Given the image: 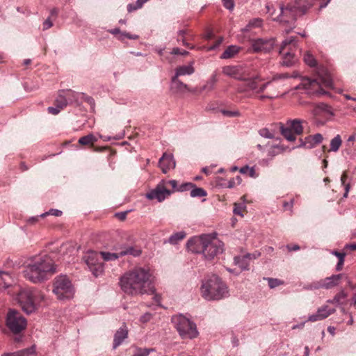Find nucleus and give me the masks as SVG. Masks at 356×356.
Returning <instances> with one entry per match:
<instances>
[{
  "instance_id": "1",
  "label": "nucleus",
  "mask_w": 356,
  "mask_h": 356,
  "mask_svg": "<svg viewBox=\"0 0 356 356\" xmlns=\"http://www.w3.org/2000/svg\"><path fill=\"white\" fill-rule=\"evenodd\" d=\"M153 278L149 269L137 267L120 277V285L121 289L128 295L151 294L155 291Z\"/></svg>"
},
{
  "instance_id": "2",
  "label": "nucleus",
  "mask_w": 356,
  "mask_h": 356,
  "mask_svg": "<svg viewBox=\"0 0 356 356\" xmlns=\"http://www.w3.org/2000/svg\"><path fill=\"white\" fill-rule=\"evenodd\" d=\"M56 272L51 259L44 255L33 260L23 270L24 277L33 283H40Z\"/></svg>"
},
{
  "instance_id": "3",
  "label": "nucleus",
  "mask_w": 356,
  "mask_h": 356,
  "mask_svg": "<svg viewBox=\"0 0 356 356\" xmlns=\"http://www.w3.org/2000/svg\"><path fill=\"white\" fill-rule=\"evenodd\" d=\"M266 8L267 13L271 15L273 20H277L283 24H289L290 29L294 28V22L297 16L303 15L307 10L305 0H292L286 8L279 6V13L276 16H274L275 9L273 4L268 3Z\"/></svg>"
},
{
  "instance_id": "4",
  "label": "nucleus",
  "mask_w": 356,
  "mask_h": 356,
  "mask_svg": "<svg viewBox=\"0 0 356 356\" xmlns=\"http://www.w3.org/2000/svg\"><path fill=\"white\" fill-rule=\"evenodd\" d=\"M202 296L207 300H220L228 296L229 291L221 279L213 275L202 282L200 288Z\"/></svg>"
},
{
  "instance_id": "5",
  "label": "nucleus",
  "mask_w": 356,
  "mask_h": 356,
  "mask_svg": "<svg viewBox=\"0 0 356 356\" xmlns=\"http://www.w3.org/2000/svg\"><path fill=\"white\" fill-rule=\"evenodd\" d=\"M171 321L182 339H194L198 336L197 326L189 318L183 314L172 317Z\"/></svg>"
},
{
  "instance_id": "6",
  "label": "nucleus",
  "mask_w": 356,
  "mask_h": 356,
  "mask_svg": "<svg viewBox=\"0 0 356 356\" xmlns=\"http://www.w3.org/2000/svg\"><path fill=\"white\" fill-rule=\"evenodd\" d=\"M52 292L58 300H65L74 297V289L67 276L60 275L53 281Z\"/></svg>"
},
{
  "instance_id": "7",
  "label": "nucleus",
  "mask_w": 356,
  "mask_h": 356,
  "mask_svg": "<svg viewBox=\"0 0 356 356\" xmlns=\"http://www.w3.org/2000/svg\"><path fill=\"white\" fill-rule=\"evenodd\" d=\"M242 81L243 82L238 86L237 91L240 93H246L248 97H251L250 93L251 92L254 94H259L264 92L267 87L273 86L271 82L260 84L261 79L258 76L249 77L246 74V79Z\"/></svg>"
},
{
  "instance_id": "8",
  "label": "nucleus",
  "mask_w": 356,
  "mask_h": 356,
  "mask_svg": "<svg viewBox=\"0 0 356 356\" xmlns=\"http://www.w3.org/2000/svg\"><path fill=\"white\" fill-rule=\"evenodd\" d=\"M298 50L296 37L291 36L284 40L280 49V54L282 56V65L289 67L297 60L296 53Z\"/></svg>"
},
{
  "instance_id": "9",
  "label": "nucleus",
  "mask_w": 356,
  "mask_h": 356,
  "mask_svg": "<svg viewBox=\"0 0 356 356\" xmlns=\"http://www.w3.org/2000/svg\"><path fill=\"white\" fill-rule=\"evenodd\" d=\"M169 186H170L172 188H175L177 186V181L162 179L156 185L155 188L151 190L145 195V197L148 200H156L159 202H161L173 193V191L168 188Z\"/></svg>"
},
{
  "instance_id": "10",
  "label": "nucleus",
  "mask_w": 356,
  "mask_h": 356,
  "mask_svg": "<svg viewBox=\"0 0 356 356\" xmlns=\"http://www.w3.org/2000/svg\"><path fill=\"white\" fill-rule=\"evenodd\" d=\"M203 255L205 259H213L223 250V243L216 237V234H207L204 236Z\"/></svg>"
},
{
  "instance_id": "11",
  "label": "nucleus",
  "mask_w": 356,
  "mask_h": 356,
  "mask_svg": "<svg viewBox=\"0 0 356 356\" xmlns=\"http://www.w3.org/2000/svg\"><path fill=\"white\" fill-rule=\"evenodd\" d=\"M101 259L99 252L92 250L88 251L83 257L89 270L96 277L104 273V264Z\"/></svg>"
},
{
  "instance_id": "12",
  "label": "nucleus",
  "mask_w": 356,
  "mask_h": 356,
  "mask_svg": "<svg viewBox=\"0 0 356 356\" xmlns=\"http://www.w3.org/2000/svg\"><path fill=\"white\" fill-rule=\"evenodd\" d=\"M26 320L16 310L10 309L6 317V325L15 334L19 333L26 327Z\"/></svg>"
},
{
  "instance_id": "13",
  "label": "nucleus",
  "mask_w": 356,
  "mask_h": 356,
  "mask_svg": "<svg viewBox=\"0 0 356 356\" xmlns=\"http://www.w3.org/2000/svg\"><path fill=\"white\" fill-rule=\"evenodd\" d=\"M250 47L249 51L252 53H268L275 45L274 38H259L250 40Z\"/></svg>"
},
{
  "instance_id": "14",
  "label": "nucleus",
  "mask_w": 356,
  "mask_h": 356,
  "mask_svg": "<svg viewBox=\"0 0 356 356\" xmlns=\"http://www.w3.org/2000/svg\"><path fill=\"white\" fill-rule=\"evenodd\" d=\"M17 300L23 311L31 314L35 311L33 289H23L17 296Z\"/></svg>"
},
{
  "instance_id": "15",
  "label": "nucleus",
  "mask_w": 356,
  "mask_h": 356,
  "mask_svg": "<svg viewBox=\"0 0 356 356\" xmlns=\"http://www.w3.org/2000/svg\"><path fill=\"white\" fill-rule=\"evenodd\" d=\"M100 255L104 261H113L118 259L124 255L131 254L134 256H138L140 254V250H135L133 247L123 248L120 252L111 253L108 252H100Z\"/></svg>"
},
{
  "instance_id": "16",
  "label": "nucleus",
  "mask_w": 356,
  "mask_h": 356,
  "mask_svg": "<svg viewBox=\"0 0 356 356\" xmlns=\"http://www.w3.org/2000/svg\"><path fill=\"white\" fill-rule=\"evenodd\" d=\"M302 85L310 95L320 96L325 94V91L316 79H305Z\"/></svg>"
},
{
  "instance_id": "17",
  "label": "nucleus",
  "mask_w": 356,
  "mask_h": 356,
  "mask_svg": "<svg viewBox=\"0 0 356 356\" xmlns=\"http://www.w3.org/2000/svg\"><path fill=\"white\" fill-rule=\"evenodd\" d=\"M205 235L206 234H202L190 238L186 244L188 250L194 253L203 254Z\"/></svg>"
},
{
  "instance_id": "18",
  "label": "nucleus",
  "mask_w": 356,
  "mask_h": 356,
  "mask_svg": "<svg viewBox=\"0 0 356 356\" xmlns=\"http://www.w3.org/2000/svg\"><path fill=\"white\" fill-rule=\"evenodd\" d=\"M222 72L225 75L235 79L242 80L246 79L245 70L240 66H225L222 67Z\"/></svg>"
},
{
  "instance_id": "19",
  "label": "nucleus",
  "mask_w": 356,
  "mask_h": 356,
  "mask_svg": "<svg viewBox=\"0 0 356 356\" xmlns=\"http://www.w3.org/2000/svg\"><path fill=\"white\" fill-rule=\"evenodd\" d=\"M334 312V309H330L327 305H323L318 308L315 314L309 316L308 321L311 322L322 321Z\"/></svg>"
},
{
  "instance_id": "20",
  "label": "nucleus",
  "mask_w": 356,
  "mask_h": 356,
  "mask_svg": "<svg viewBox=\"0 0 356 356\" xmlns=\"http://www.w3.org/2000/svg\"><path fill=\"white\" fill-rule=\"evenodd\" d=\"M159 165L163 173H167L170 169L175 168V161L170 154L163 153L159 161Z\"/></svg>"
},
{
  "instance_id": "21",
  "label": "nucleus",
  "mask_w": 356,
  "mask_h": 356,
  "mask_svg": "<svg viewBox=\"0 0 356 356\" xmlns=\"http://www.w3.org/2000/svg\"><path fill=\"white\" fill-rule=\"evenodd\" d=\"M65 91L70 104L78 103L80 99H83L91 106L95 105V101L91 97L86 96L83 93L76 92L72 90H65Z\"/></svg>"
},
{
  "instance_id": "22",
  "label": "nucleus",
  "mask_w": 356,
  "mask_h": 356,
  "mask_svg": "<svg viewBox=\"0 0 356 356\" xmlns=\"http://www.w3.org/2000/svg\"><path fill=\"white\" fill-rule=\"evenodd\" d=\"M323 140V137L321 134L318 133L314 135H309L305 137L304 140H300L301 144L300 146L307 149H312L321 143Z\"/></svg>"
},
{
  "instance_id": "23",
  "label": "nucleus",
  "mask_w": 356,
  "mask_h": 356,
  "mask_svg": "<svg viewBox=\"0 0 356 356\" xmlns=\"http://www.w3.org/2000/svg\"><path fill=\"white\" fill-rule=\"evenodd\" d=\"M128 337V329L124 324L119 330H118L114 335L113 349L120 346L124 339Z\"/></svg>"
},
{
  "instance_id": "24",
  "label": "nucleus",
  "mask_w": 356,
  "mask_h": 356,
  "mask_svg": "<svg viewBox=\"0 0 356 356\" xmlns=\"http://www.w3.org/2000/svg\"><path fill=\"white\" fill-rule=\"evenodd\" d=\"M170 89L175 93H184L186 91H191L187 85L180 81L176 76L172 78Z\"/></svg>"
},
{
  "instance_id": "25",
  "label": "nucleus",
  "mask_w": 356,
  "mask_h": 356,
  "mask_svg": "<svg viewBox=\"0 0 356 356\" xmlns=\"http://www.w3.org/2000/svg\"><path fill=\"white\" fill-rule=\"evenodd\" d=\"M341 277L342 275L338 274L321 280L323 289H329L339 285Z\"/></svg>"
},
{
  "instance_id": "26",
  "label": "nucleus",
  "mask_w": 356,
  "mask_h": 356,
  "mask_svg": "<svg viewBox=\"0 0 356 356\" xmlns=\"http://www.w3.org/2000/svg\"><path fill=\"white\" fill-rule=\"evenodd\" d=\"M302 122L303 121L300 119L289 120L286 121V125H289L296 136L303 132Z\"/></svg>"
},
{
  "instance_id": "27",
  "label": "nucleus",
  "mask_w": 356,
  "mask_h": 356,
  "mask_svg": "<svg viewBox=\"0 0 356 356\" xmlns=\"http://www.w3.org/2000/svg\"><path fill=\"white\" fill-rule=\"evenodd\" d=\"M280 129L282 135L288 140V141H295L296 139V136L295 134L293 132L291 129L289 127V125L280 123Z\"/></svg>"
},
{
  "instance_id": "28",
  "label": "nucleus",
  "mask_w": 356,
  "mask_h": 356,
  "mask_svg": "<svg viewBox=\"0 0 356 356\" xmlns=\"http://www.w3.org/2000/svg\"><path fill=\"white\" fill-rule=\"evenodd\" d=\"M273 84V86H269L266 88L268 89L266 95H261L259 96V99L264 100L265 99H272L277 97L279 95V92L277 91V87L275 86V81H270Z\"/></svg>"
},
{
  "instance_id": "29",
  "label": "nucleus",
  "mask_w": 356,
  "mask_h": 356,
  "mask_svg": "<svg viewBox=\"0 0 356 356\" xmlns=\"http://www.w3.org/2000/svg\"><path fill=\"white\" fill-rule=\"evenodd\" d=\"M241 50V47L236 45L229 46L222 54L220 58L222 59H228L235 56Z\"/></svg>"
},
{
  "instance_id": "30",
  "label": "nucleus",
  "mask_w": 356,
  "mask_h": 356,
  "mask_svg": "<svg viewBox=\"0 0 356 356\" xmlns=\"http://www.w3.org/2000/svg\"><path fill=\"white\" fill-rule=\"evenodd\" d=\"M194 67L192 64L181 65L176 68L175 76L179 77L180 76L191 75L194 72Z\"/></svg>"
},
{
  "instance_id": "31",
  "label": "nucleus",
  "mask_w": 356,
  "mask_h": 356,
  "mask_svg": "<svg viewBox=\"0 0 356 356\" xmlns=\"http://www.w3.org/2000/svg\"><path fill=\"white\" fill-rule=\"evenodd\" d=\"M65 92L66 91L65 90H60L58 97L55 100L56 105L59 106L60 108H64L67 104H70Z\"/></svg>"
},
{
  "instance_id": "32",
  "label": "nucleus",
  "mask_w": 356,
  "mask_h": 356,
  "mask_svg": "<svg viewBox=\"0 0 356 356\" xmlns=\"http://www.w3.org/2000/svg\"><path fill=\"white\" fill-rule=\"evenodd\" d=\"M97 141V138L92 134H88L79 139V143L82 145L93 146Z\"/></svg>"
},
{
  "instance_id": "33",
  "label": "nucleus",
  "mask_w": 356,
  "mask_h": 356,
  "mask_svg": "<svg viewBox=\"0 0 356 356\" xmlns=\"http://www.w3.org/2000/svg\"><path fill=\"white\" fill-rule=\"evenodd\" d=\"M234 264L238 265L242 270H248L249 266V262L245 255L235 257Z\"/></svg>"
},
{
  "instance_id": "34",
  "label": "nucleus",
  "mask_w": 356,
  "mask_h": 356,
  "mask_svg": "<svg viewBox=\"0 0 356 356\" xmlns=\"http://www.w3.org/2000/svg\"><path fill=\"white\" fill-rule=\"evenodd\" d=\"M341 144H342L341 138L340 135L337 134L335 137H334L331 140L329 151L334 152H337L339 149Z\"/></svg>"
},
{
  "instance_id": "35",
  "label": "nucleus",
  "mask_w": 356,
  "mask_h": 356,
  "mask_svg": "<svg viewBox=\"0 0 356 356\" xmlns=\"http://www.w3.org/2000/svg\"><path fill=\"white\" fill-rule=\"evenodd\" d=\"M11 276L6 272H0V286L8 288L11 285Z\"/></svg>"
},
{
  "instance_id": "36",
  "label": "nucleus",
  "mask_w": 356,
  "mask_h": 356,
  "mask_svg": "<svg viewBox=\"0 0 356 356\" xmlns=\"http://www.w3.org/2000/svg\"><path fill=\"white\" fill-rule=\"evenodd\" d=\"M262 25V20L259 18H254L250 20L248 24L244 27L242 31L243 32L250 31L252 28L261 27Z\"/></svg>"
},
{
  "instance_id": "37",
  "label": "nucleus",
  "mask_w": 356,
  "mask_h": 356,
  "mask_svg": "<svg viewBox=\"0 0 356 356\" xmlns=\"http://www.w3.org/2000/svg\"><path fill=\"white\" fill-rule=\"evenodd\" d=\"M186 237V233L184 231H181L174 234L171 235L168 238V242L170 244L175 245L177 244L179 241L183 240Z\"/></svg>"
},
{
  "instance_id": "38",
  "label": "nucleus",
  "mask_w": 356,
  "mask_h": 356,
  "mask_svg": "<svg viewBox=\"0 0 356 356\" xmlns=\"http://www.w3.org/2000/svg\"><path fill=\"white\" fill-rule=\"evenodd\" d=\"M347 296V293L343 290H341L332 300H328L327 302L332 304H341L342 301L346 298Z\"/></svg>"
},
{
  "instance_id": "39",
  "label": "nucleus",
  "mask_w": 356,
  "mask_h": 356,
  "mask_svg": "<svg viewBox=\"0 0 356 356\" xmlns=\"http://www.w3.org/2000/svg\"><path fill=\"white\" fill-rule=\"evenodd\" d=\"M190 195L191 197H205L207 196V191L203 189L202 188H197L196 187V186L195 185L194 187H193L191 189V193H190Z\"/></svg>"
},
{
  "instance_id": "40",
  "label": "nucleus",
  "mask_w": 356,
  "mask_h": 356,
  "mask_svg": "<svg viewBox=\"0 0 356 356\" xmlns=\"http://www.w3.org/2000/svg\"><path fill=\"white\" fill-rule=\"evenodd\" d=\"M154 348H142L136 347L132 356H148L151 353L154 352Z\"/></svg>"
},
{
  "instance_id": "41",
  "label": "nucleus",
  "mask_w": 356,
  "mask_h": 356,
  "mask_svg": "<svg viewBox=\"0 0 356 356\" xmlns=\"http://www.w3.org/2000/svg\"><path fill=\"white\" fill-rule=\"evenodd\" d=\"M241 174L248 175L250 177L255 178L257 177L255 169L254 167H249L248 165L243 166L239 169Z\"/></svg>"
},
{
  "instance_id": "42",
  "label": "nucleus",
  "mask_w": 356,
  "mask_h": 356,
  "mask_svg": "<svg viewBox=\"0 0 356 356\" xmlns=\"http://www.w3.org/2000/svg\"><path fill=\"white\" fill-rule=\"evenodd\" d=\"M194 186H195L194 184H193L191 182H186V183L181 184L179 186H178L177 184L176 188H172V191H173V193L175 191L184 192V191L191 190Z\"/></svg>"
},
{
  "instance_id": "43",
  "label": "nucleus",
  "mask_w": 356,
  "mask_h": 356,
  "mask_svg": "<svg viewBox=\"0 0 356 356\" xmlns=\"http://www.w3.org/2000/svg\"><path fill=\"white\" fill-rule=\"evenodd\" d=\"M34 291V302L35 305V309H37V306L41 304L45 300L44 294L38 290L33 289Z\"/></svg>"
},
{
  "instance_id": "44",
  "label": "nucleus",
  "mask_w": 356,
  "mask_h": 356,
  "mask_svg": "<svg viewBox=\"0 0 356 356\" xmlns=\"http://www.w3.org/2000/svg\"><path fill=\"white\" fill-rule=\"evenodd\" d=\"M35 346H32L29 348L24 349L22 350L16 352L18 356H33L35 355Z\"/></svg>"
},
{
  "instance_id": "45",
  "label": "nucleus",
  "mask_w": 356,
  "mask_h": 356,
  "mask_svg": "<svg viewBox=\"0 0 356 356\" xmlns=\"http://www.w3.org/2000/svg\"><path fill=\"white\" fill-rule=\"evenodd\" d=\"M304 61L307 65H308L310 67H315L317 63L314 56L309 52H307L305 54Z\"/></svg>"
},
{
  "instance_id": "46",
  "label": "nucleus",
  "mask_w": 356,
  "mask_h": 356,
  "mask_svg": "<svg viewBox=\"0 0 356 356\" xmlns=\"http://www.w3.org/2000/svg\"><path fill=\"white\" fill-rule=\"evenodd\" d=\"M259 135L265 138H275V133L268 128H262L259 131Z\"/></svg>"
},
{
  "instance_id": "47",
  "label": "nucleus",
  "mask_w": 356,
  "mask_h": 356,
  "mask_svg": "<svg viewBox=\"0 0 356 356\" xmlns=\"http://www.w3.org/2000/svg\"><path fill=\"white\" fill-rule=\"evenodd\" d=\"M348 178V175L346 173V172H343L341 177V184L342 185L344 186V188H345V193L343 194V197H348V192H349V190H350V184H346V181Z\"/></svg>"
},
{
  "instance_id": "48",
  "label": "nucleus",
  "mask_w": 356,
  "mask_h": 356,
  "mask_svg": "<svg viewBox=\"0 0 356 356\" xmlns=\"http://www.w3.org/2000/svg\"><path fill=\"white\" fill-rule=\"evenodd\" d=\"M280 152V149L277 145H272L267 149V156L270 159H273L274 156L277 155Z\"/></svg>"
},
{
  "instance_id": "49",
  "label": "nucleus",
  "mask_w": 356,
  "mask_h": 356,
  "mask_svg": "<svg viewBox=\"0 0 356 356\" xmlns=\"http://www.w3.org/2000/svg\"><path fill=\"white\" fill-rule=\"evenodd\" d=\"M244 208H245L244 206H243L240 204L235 203L234 209H233V212L234 214L238 215V216L243 217V210Z\"/></svg>"
},
{
  "instance_id": "50",
  "label": "nucleus",
  "mask_w": 356,
  "mask_h": 356,
  "mask_svg": "<svg viewBox=\"0 0 356 356\" xmlns=\"http://www.w3.org/2000/svg\"><path fill=\"white\" fill-rule=\"evenodd\" d=\"M49 215L55 216H60L62 215V211L58 209H51L49 211L45 212L40 215L41 217H44Z\"/></svg>"
},
{
  "instance_id": "51",
  "label": "nucleus",
  "mask_w": 356,
  "mask_h": 356,
  "mask_svg": "<svg viewBox=\"0 0 356 356\" xmlns=\"http://www.w3.org/2000/svg\"><path fill=\"white\" fill-rule=\"evenodd\" d=\"M124 38L131 39V40H136L138 38V35H135V34H131V33H127V32H123L121 33V35H119V37H118V38L122 40H124Z\"/></svg>"
},
{
  "instance_id": "52",
  "label": "nucleus",
  "mask_w": 356,
  "mask_h": 356,
  "mask_svg": "<svg viewBox=\"0 0 356 356\" xmlns=\"http://www.w3.org/2000/svg\"><path fill=\"white\" fill-rule=\"evenodd\" d=\"M222 113L224 115L227 117H238L241 115L238 111L223 110L222 111Z\"/></svg>"
},
{
  "instance_id": "53",
  "label": "nucleus",
  "mask_w": 356,
  "mask_h": 356,
  "mask_svg": "<svg viewBox=\"0 0 356 356\" xmlns=\"http://www.w3.org/2000/svg\"><path fill=\"white\" fill-rule=\"evenodd\" d=\"M171 54H174V55H182V56H186L188 55L189 53L188 51H186V50H181L178 47H175L172 49V51H171Z\"/></svg>"
},
{
  "instance_id": "54",
  "label": "nucleus",
  "mask_w": 356,
  "mask_h": 356,
  "mask_svg": "<svg viewBox=\"0 0 356 356\" xmlns=\"http://www.w3.org/2000/svg\"><path fill=\"white\" fill-rule=\"evenodd\" d=\"M268 281L269 287L271 289L275 288L281 284V282L277 279L268 278Z\"/></svg>"
},
{
  "instance_id": "55",
  "label": "nucleus",
  "mask_w": 356,
  "mask_h": 356,
  "mask_svg": "<svg viewBox=\"0 0 356 356\" xmlns=\"http://www.w3.org/2000/svg\"><path fill=\"white\" fill-rule=\"evenodd\" d=\"M223 6L228 10H232L234 7V0H222Z\"/></svg>"
},
{
  "instance_id": "56",
  "label": "nucleus",
  "mask_w": 356,
  "mask_h": 356,
  "mask_svg": "<svg viewBox=\"0 0 356 356\" xmlns=\"http://www.w3.org/2000/svg\"><path fill=\"white\" fill-rule=\"evenodd\" d=\"M63 109V108H60L59 106L58 105H56L55 107L54 106H49L47 110H48V112L51 114H53V115H57L58 113H60V111Z\"/></svg>"
},
{
  "instance_id": "57",
  "label": "nucleus",
  "mask_w": 356,
  "mask_h": 356,
  "mask_svg": "<svg viewBox=\"0 0 356 356\" xmlns=\"http://www.w3.org/2000/svg\"><path fill=\"white\" fill-rule=\"evenodd\" d=\"M152 315L150 313L147 312L140 316V321L143 323H147L152 319Z\"/></svg>"
},
{
  "instance_id": "58",
  "label": "nucleus",
  "mask_w": 356,
  "mask_h": 356,
  "mask_svg": "<svg viewBox=\"0 0 356 356\" xmlns=\"http://www.w3.org/2000/svg\"><path fill=\"white\" fill-rule=\"evenodd\" d=\"M245 255V257L248 259V260H250V259H255L259 257L261 255V253L258 251H255L253 253H248Z\"/></svg>"
},
{
  "instance_id": "59",
  "label": "nucleus",
  "mask_w": 356,
  "mask_h": 356,
  "mask_svg": "<svg viewBox=\"0 0 356 356\" xmlns=\"http://www.w3.org/2000/svg\"><path fill=\"white\" fill-rule=\"evenodd\" d=\"M53 26V23L50 18H47L44 22H43V30H47L49 28H51Z\"/></svg>"
},
{
  "instance_id": "60",
  "label": "nucleus",
  "mask_w": 356,
  "mask_h": 356,
  "mask_svg": "<svg viewBox=\"0 0 356 356\" xmlns=\"http://www.w3.org/2000/svg\"><path fill=\"white\" fill-rule=\"evenodd\" d=\"M128 211L124 212H118L115 214V217L118 218L120 220H124L126 219Z\"/></svg>"
},
{
  "instance_id": "61",
  "label": "nucleus",
  "mask_w": 356,
  "mask_h": 356,
  "mask_svg": "<svg viewBox=\"0 0 356 356\" xmlns=\"http://www.w3.org/2000/svg\"><path fill=\"white\" fill-rule=\"evenodd\" d=\"M293 200H291L290 202H284L283 203V207L286 209V210H291V208L293 207Z\"/></svg>"
},
{
  "instance_id": "62",
  "label": "nucleus",
  "mask_w": 356,
  "mask_h": 356,
  "mask_svg": "<svg viewBox=\"0 0 356 356\" xmlns=\"http://www.w3.org/2000/svg\"><path fill=\"white\" fill-rule=\"evenodd\" d=\"M311 286L312 287V290L319 289L323 288L321 280L311 284Z\"/></svg>"
},
{
  "instance_id": "63",
  "label": "nucleus",
  "mask_w": 356,
  "mask_h": 356,
  "mask_svg": "<svg viewBox=\"0 0 356 356\" xmlns=\"http://www.w3.org/2000/svg\"><path fill=\"white\" fill-rule=\"evenodd\" d=\"M140 8L138 7L137 5L136 4H134V3H129L128 4L127 6V10L129 13H131L132 11H134L137 9H139Z\"/></svg>"
},
{
  "instance_id": "64",
  "label": "nucleus",
  "mask_w": 356,
  "mask_h": 356,
  "mask_svg": "<svg viewBox=\"0 0 356 356\" xmlns=\"http://www.w3.org/2000/svg\"><path fill=\"white\" fill-rule=\"evenodd\" d=\"M344 263V258H340L339 259V261L337 264L336 269L337 270H341L342 269L343 265Z\"/></svg>"
}]
</instances>
